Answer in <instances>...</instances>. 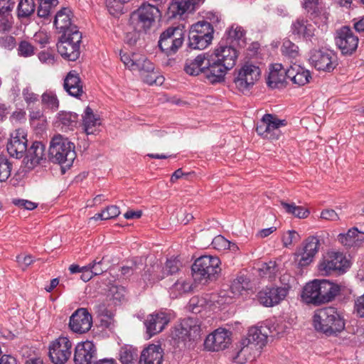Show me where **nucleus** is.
Segmentation results:
<instances>
[{"instance_id": "29", "label": "nucleus", "mask_w": 364, "mask_h": 364, "mask_svg": "<svg viewBox=\"0 0 364 364\" xmlns=\"http://www.w3.org/2000/svg\"><path fill=\"white\" fill-rule=\"evenodd\" d=\"M338 240L347 247H359L364 242V232L358 231L356 228H353L346 233L339 234Z\"/></svg>"}, {"instance_id": "30", "label": "nucleus", "mask_w": 364, "mask_h": 364, "mask_svg": "<svg viewBox=\"0 0 364 364\" xmlns=\"http://www.w3.org/2000/svg\"><path fill=\"white\" fill-rule=\"evenodd\" d=\"M287 77L293 83L303 86L309 82L311 76L309 70L299 65L294 64L287 69Z\"/></svg>"}, {"instance_id": "64", "label": "nucleus", "mask_w": 364, "mask_h": 364, "mask_svg": "<svg viewBox=\"0 0 364 364\" xmlns=\"http://www.w3.org/2000/svg\"><path fill=\"white\" fill-rule=\"evenodd\" d=\"M212 244L215 249L226 250L230 246V241L224 237L218 235L213 239Z\"/></svg>"}, {"instance_id": "48", "label": "nucleus", "mask_w": 364, "mask_h": 364, "mask_svg": "<svg viewBox=\"0 0 364 364\" xmlns=\"http://www.w3.org/2000/svg\"><path fill=\"white\" fill-rule=\"evenodd\" d=\"M134 68V70H138L140 77L144 75V73L145 74L150 73V71H153V69L155 68L154 65L145 56L141 55H140Z\"/></svg>"}, {"instance_id": "38", "label": "nucleus", "mask_w": 364, "mask_h": 364, "mask_svg": "<svg viewBox=\"0 0 364 364\" xmlns=\"http://www.w3.org/2000/svg\"><path fill=\"white\" fill-rule=\"evenodd\" d=\"M250 280L244 275H239L234 279L230 286V290L232 297L238 296L242 291L249 289Z\"/></svg>"}, {"instance_id": "43", "label": "nucleus", "mask_w": 364, "mask_h": 364, "mask_svg": "<svg viewBox=\"0 0 364 364\" xmlns=\"http://www.w3.org/2000/svg\"><path fill=\"white\" fill-rule=\"evenodd\" d=\"M213 37L188 36V47L192 49H205L212 41Z\"/></svg>"}, {"instance_id": "53", "label": "nucleus", "mask_w": 364, "mask_h": 364, "mask_svg": "<svg viewBox=\"0 0 364 364\" xmlns=\"http://www.w3.org/2000/svg\"><path fill=\"white\" fill-rule=\"evenodd\" d=\"M12 165L9 160L0 156V181H6L11 176Z\"/></svg>"}, {"instance_id": "1", "label": "nucleus", "mask_w": 364, "mask_h": 364, "mask_svg": "<svg viewBox=\"0 0 364 364\" xmlns=\"http://www.w3.org/2000/svg\"><path fill=\"white\" fill-rule=\"evenodd\" d=\"M208 56L210 63L208 70V81L214 84L224 80L227 72L235 65L238 53L233 46L220 43Z\"/></svg>"}, {"instance_id": "46", "label": "nucleus", "mask_w": 364, "mask_h": 364, "mask_svg": "<svg viewBox=\"0 0 364 364\" xmlns=\"http://www.w3.org/2000/svg\"><path fill=\"white\" fill-rule=\"evenodd\" d=\"M228 38L237 41L240 46L243 47L245 45V31L239 26L234 27L232 26L228 32Z\"/></svg>"}, {"instance_id": "21", "label": "nucleus", "mask_w": 364, "mask_h": 364, "mask_svg": "<svg viewBox=\"0 0 364 364\" xmlns=\"http://www.w3.org/2000/svg\"><path fill=\"white\" fill-rule=\"evenodd\" d=\"M269 329L266 326L252 327L249 329L247 336L242 339L241 344L243 346L241 351L250 345L257 348H262L267 342Z\"/></svg>"}, {"instance_id": "34", "label": "nucleus", "mask_w": 364, "mask_h": 364, "mask_svg": "<svg viewBox=\"0 0 364 364\" xmlns=\"http://www.w3.org/2000/svg\"><path fill=\"white\" fill-rule=\"evenodd\" d=\"M320 246L321 239L318 236L313 235L304 240L299 248L301 249V251L305 252V253L314 258L319 250Z\"/></svg>"}, {"instance_id": "51", "label": "nucleus", "mask_w": 364, "mask_h": 364, "mask_svg": "<svg viewBox=\"0 0 364 364\" xmlns=\"http://www.w3.org/2000/svg\"><path fill=\"white\" fill-rule=\"evenodd\" d=\"M35 47L28 41L23 40L18 43V55L21 57L28 58L35 54Z\"/></svg>"}, {"instance_id": "25", "label": "nucleus", "mask_w": 364, "mask_h": 364, "mask_svg": "<svg viewBox=\"0 0 364 364\" xmlns=\"http://www.w3.org/2000/svg\"><path fill=\"white\" fill-rule=\"evenodd\" d=\"M317 287L318 305L332 301L340 291L338 285L326 279L317 280Z\"/></svg>"}, {"instance_id": "50", "label": "nucleus", "mask_w": 364, "mask_h": 364, "mask_svg": "<svg viewBox=\"0 0 364 364\" xmlns=\"http://www.w3.org/2000/svg\"><path fill=\"white\" fill-rule=\"evenodd\" d=\"M136 358L137 354L132 347L125 346L121 348L119 359L122 364H131Z\"/></svg>"}, {"instance_id": "17", "label": "nucleus", "mask_w": 364, "mask_h": 364, "mask_svg": "<svg viewBox=\"0 0 364 364\" xmlns=\"http://www.w3.org/2000/svg\"><path fill=\"white\" fill-rule=\"evenodd\" d=\"M138 17V24L144 31L149 29L155 21L161 17V12L156 6L144 4L135 13Z\"/></svg>"}, {"instance_id": "8", "label": "nucleus", "mask_w": 364, "mask_h": 364, "mask_svg": "<svg viewBox=\"0 0 364 364\" xmlns=\"http://www.w3.org/2000/svg\"><path fill=\"white\" fill-rule=\"evenodd\" d=\"M290 276L284 274L281 277V282H289ZM290 285L289 282L285 283L284 287H267L260 291L258 294V300L264 306H273L280 303L287 296Z\"/></svg>"}, {"instance_id": "4", "label": "nucleus", "mask_w": 364, "mask_h": 364, "mask_svg": "<svg viewBox=\"0 0 364 364\" xmlns=\"http://www.w3.org/2000/svg\"><path fill=\"white\" fill-rule=\"evenodd\" d=\"M191 269L194 280L205 284L217 279L219 277L221 272L220 260L215 256H201L196 259Z\"/></svg>"}, {"instance_id": "32", "label": "nucleus", "mask_w": 364, "mask_h": 364, "mask_svg": "<svg viewBox=\"0 0 364 364\" xmlns=\"http://www.w3.org/2000/svg\"><path fill=\"white\" fill-rule=\"evenodd\" d=\"M100 124V118L95 115L93 110L87 107L82 115V126L87 134H92L97 126Z\"/></svg>"}, {"instance_id": "31", "label": "nucleus", "mask_w": 364, "mask_h": 364, "mask_svg": "<svg viewBox=\"0 0 364 364\" xmlns=\"http://www.w3.org/2000/svg\"><path fill=\"white\" fill-rule=\"evenodd\" d=\"M160 269L161 267L159 264H154L145 269L139 281V284L145 288L163 279V276H161L160 273L158 272Z\"/></svg>"}, {"instance_id": "49", "label": "nucleus", "mask_w": 364, "mask_h": 364, "mask_svg": "<svg viewBox=\"0 0 364 364\" xmlns=\"http://www.w3.org/2000/svg\"><path fill=\"white\" fill-rule=\"evenodd\" d=\"M283 55L290 58H296L299 55V47L291 41L286 39L282 46Z\"/></svg>"}, {"instance_id": "56", "label": "nucleus", "mask_w": 364, "mask_h": 364, "mask_svg": "<svg viewBox=\"0 0 364 364\" xmlns=\"http://www.w3.org/2000/svg\"><path fill=\"white\" fill-rule=\"evenodd\" d=\"M269 117L271 118L270 114H265L261 120L257 123V127H256V132L257 133L262 136L264 139L271 138L272 136L268 135V126L267 122L269 120Z\"/></svg>"}, {"instance_id": "24", "label": "nucleus", "mask_w": 364, "mask_h": 364, "mask_svg": "<svg viewBox=\"0 0 364 364\" xmlns=\"http://www.w3.org/2000/svg\"><path fill=\"white\" fill-rule=\"evenodd\" d=\"M73 14L68 8H63L55 16L54 26L61 35L71 33L73 28L78 29L73 22Z\"/></svg>"}, {"instance_id": "11", "label": "nucleus", "mask_w": 364, "mask_h": 364, "mask_svg": "<svg viewBox=\"0 0 364 364\" xmlns=\"http://www.w3.org/2000/svg\"><path fill=\"white\" fill-rule=\"evenodd\" d=\"M310 62L316 70L328 73L332 72L338 65L336 53L328 49L314 50Z\"/></svg>"}, {"instance_id": "44", "label": "nucleus", "mask_w": 364, "mask_h": 364, "mask_svg": "<svg viewBox=\"0 0 364 364\" xmlns=\"http://www.w3.org/2000/svg\"><path fill=\"white\" fill-rule=\"evenodd\" d=\"M281 205L286 212L291 213L299 218H306L309 215V211L301 206H296L294 203L281 202Z\"/></svg>"}, {"instance_id": "33", "label": "nucleus", "mask_w": 364, "mask_h": 364, "mask_svg": "<svg viewBox=\"0 0 364 364\" xmlns=\"http://www.w3.org/2000/svg\"><path fill=\"white\" fill-rule=\"evenodd\" d=\"M78 115L70 112H60L58 114L56 123L62 129H73L77 123Z\"/></svg>"}, {"instance_id": "54", "label": "nucleus", "mask_w": 364, "mask_h": 364, "mask_svg": "<svg viewBox=\"0 0 364 364\" xmlns=\"http://www.w3.org/2000/svg\"><path fill=\"white\" fill-rule=\"evenodd\" d=\"M295 262L299 267H305L309 266L314 259L311 256L301 251L300 248H297L294 253Z\"/></svg>"}, {"instance_id": "42", "label": "nucleus", "mask_w": 364, "mask_h": 364, "mask_svg": "<svg viewBox=\"0 0 364 364\" xmlns=\"http://www.w3.org/2000/svg\"><path fill=\"white\" fill-rule=\"evenodd\" d=\"M34 0H20L17 8V16L23 18L30 16L35 11Z\"/></svg>"}, {"instance_id": "2", "label": "nucleus", "mask_w": 364, "mask_h": 364, "mask_svg": "<svg viewBox=\"0 0 364 364\" xmlns=\"http://www.w3.org/2000/svg\"><path fill=\"white\" fill-rule=\"evenodd\" d=\"M315 329L327 336H336L345 328V322L337 309L326 307L318 309L314 316Z\"/></svg>"}, {"instance_id": "7", "label": "nucleus", "mask_w": 364, "mask_h": 364, "mask_svg": "<svg viewBox=\"0 0 364 364\" xmlns=\"http://www.w3.org/2000/svg\"><path fill=\"white\" fill-rule=\"evenodd\" d=\"M184 41V32L180 27H169L164 31L159 41V48L168 56L175 54Z\"/></svg>"}, {"instance_id": "36", "label": "nucleus", "mask_w": 364, "mask_h": 364, "mask_svg": "<svg viewBox=\"0 0 364 364\" xmlns=\"http://www.w3.org/2000/svg\"><path fill=\"white\" fill-rule=\"evenodd\" d=\"M317 280L308 283L304 288L302 299L307 304L318 305Z\"/></svg>"}, {"instance_id": "58", "label": "nucleus", "mask_w": 364, "mask_h": 364, "mask_svg": "<svg viewBox=\"0 0 364 364\" xmlns=\"http://www.w3.org/2000/svg\"><path fill=\"white\" fill-rule=\"evenodd\" d=\"M300 239L301 237L296 231L288 230L282 237V242L284 246L287 247L291 245L294 242H299Z\"/></svg>"}, {"instance_id": "62", "label": "nucleus", "mask_w": 364, "mask_h": 364, "mask_svg": "<svg viewBox=\"0 0 364 364\" xmlns=\"http://www.w3.org/2000/svg\"><path fill=\"white\" fill-rule=\"evenodd\" d=\"M316 33V26L309 23L302 37L306 41H310L312 43H315L318 41Z\"/></svg>"}, {"instance_id": "59", "label": "nucleus", "mask_w": 364, "mask_h": 364, "mask_svg": "<svg viewBox=\"0 0 364 364\" xmlns=\"http://www.w3.org/2000/svg\"><path fill=\"white\" fill-rule=\"evenodd\" d=\"M12 15L0 14V33L9 32L13 27Z\"/></svg>"}, {"instance_id": "39", "label": "nucleus", "mask_w": 364, "mask_h": 364, "mask_svg": "<svg viewBox=\"0 0 364 364\" xmlns=\"http://www.w3.org/2000/svg\"><path fill=\"white\" fill-rule=\"evenodd\" d=\"M213 28L211 24L206 21L198 22L193 24L189 31L188 36H203L213 37Z\"/></svg>"}, {"instance_id": "13", "label": "nucleus", "mask_w": 364, "mask_h": 364, "mask_svg": "<svg viewBox=\"0 0 364 364\" xmlns=\"http://www.w3.org/2000/svg\"><path fill=\"white\" fill-rule=\"evenodd\" d=\"M336 44L344 55H351L358 45V38L348 26H343L337 31Z\"/></svg>"}, {"instance_id": "5", "label": "nucleus", "mask_w": 364, "mask_h": 364, "mask_svg": "<svg viewBox=\"0 0 364 364\" xmlns=\"http://www.w3.org/2000/svg\"><path fill=\"white\" fill-rule=\"evenodd\" d=\"M81 41L82 33L79 29L73 28L71 33L61 35L59 37L57 43L58 51L63 58L75 61L80 57Z\"/></svg>"}, {"instance_id": "45", "label": "nucleus", "mask_w": 364, "mask_h": 364, "mask_svg": "<svg viewBox=\"0 0 364 364\" xmlns=\"http://www.w3.org/2000/svg\"><path fill=\"white\" fill-rule=\"evenodd\" d=\"M42 104L53 111H55L59 107V100L56 95L51 92L47 91L42 95Z\"/></svg>"}, {"instance_id": "16", "label": "nucleus", "mask_w": 364, "mask_h": 364, "mask_svg": "<svg viewBox=\"0 0 364 364\" xmlns=\"http://www.w3.org/2000/svg\"><path fill=\"white\" fill-rule=\"evenodd\" d=\"M46 146L40 141H34L27 149L23 158V163L28 169H33L38 165H43L46 162Z\"/></svg>"}, {"instance_id": "40", "label": "nucleus", "mask_w": 364, "mask_h": 364, "mask_svg": "<svg viewBox=\"0 0 364 364\" xmlns=\"http://www.w3.org/2000/svg\"><path fill=\"white\" fill-rule=\"evenodd\" d=\"M270 117H269V120L267 122L268 129V135L272 136L271 138H268V139L274 140L277 139L279 136L280 131L279 127L282 126H284L286 124L285 120L279 119L275 115L270 114Z\"/></svg>"}, {"instance_id": "52", "label": "nucleus", "mask_w": 364, "mask_h": 364, "mask_svg": "<svg viewBox=\"0 0 364 364\" xmlns=\"http://www.w3.org/2000/svg\"><path fill=\"white\" fill-rule=\"evenodd\" d=\"M140 77L144 82L149 85H161L164 80V77L155 68L153 69V71H150V73L146 74L144 73V75Z\"/></svg>"}, {"instance_id": "41", "label": "nucleus", "mask_w": 364, "mask_h": 364, "mask_svg": "<svg viewBox=\"0 0 364 364\" xmlns=\"http://www.w3.org/2000/svg\"><path fill=\"white\" fill-rule=\"evenodd\" d=\"M192 290V284L190 281L178 279L171 287L170 294L173 297H178L183 294L188 293Z\"/></svg>"}, {"instance_id": "6", "label": "nucleus", "mask_w": 364, "mask_h": 364, "mask_svg": "<svg viewBox=\"0 0 364 364\" xmlns=\"http://www.w3.org/2000/svg\"><path fill=\"white\" fill-rule=\"evenodd\" d=\"M350 267V262L340 252L328 251L319 262L318 269L323 275H329L337 272H345Z\"/></svg>"}, {"instance_id": "55", "label": "nucleus", "mask_w": 364, "mask_h": 364, "mask_svg": "<svg viewBox=\"0 0 364 364\" xmlns=\"http://www.w3.org/2000/svg\"><path fill=\"white\" fill-rule=\"evenodd\" d=\"M140 55L136 53L128 54L120 52V59L124 65L131 70H134Z\"/></svg>"}, {"instance_id": "12", "label": "nucleus", "mask_w": 364, "mask_h": 364, "mask_svg": "<svg viewBox=\"0 0 364 364\" xmlns=\"http://www.w3.org/2000/svg\"><path fill=\"white\" fill-rule=\"evenodd\" d=\"M72 343L67 338L60 336L49 345V357L54 364L65 363L71 355Z\"/></svg>"}, {"instance_id": "18", "label": "nucleus", "mask_w": 364, "mask_h": 364, "mask_svg": "<svg viewBox=\"0 0 364 364\" xmlns=\"http://www.w3.org/2000/svg\"><path fill=\"white\" fill-rule=\"evenodd\" d=\"M210 68V63L208 53H202L194 59H187L184 65L185 72L190 75H198L203 73L208 80V70Z\"/></svg>"}, {"instance_id": "19", "label": "nucleus", "mask_w": 364, "mask_h": 364, "mask_svg": "<svg viewBox=\"0 0 364 364\" xmlns=\"http://www.w3.org/2000/svg\"><path fill=\"white\" fill-rule=\"evenodd\" d=\"M92 323V316L85 309H79L70 316L69 326L70 329L77 333L88 331Z\"/></svg>"}, {"instance_id": "47", "label": "nucleus", "mask_w": 364, "mask_h": 364, "mask_svg": "<svg viewBox=\"0 0 364 364\" xmlns=\"http://www.w3.org/2000/svg\"><path fill=\"white\" fill-rule=\"evenodd\" d=\"M303 7L313 16H317L322 11V0H304Z\"/></svg>"}, {"instance_id": "61", "label": "nucleus", "mask_w": 364, "mask_h": 364, "mask_svg": "<svg viewBox=\"0 0 364 364\" xmlns=\"http://www.w3.org/2000/svg\"><path fill=\"white\" fill-rule=\"evenodd\" d=\"M102 262L103 258L100 260L97 259L93 260L92 262L90 263L88 265L85 266V268H87L88 270H91L94 275H100L106 271L105 269L102 268Z\"/></svg>"}, {"instance_id": "60", "label": "nucleus", "mask_w": 364, "mask_h": 364, "mask_svg": "<svg viewBox=\"0 0 364 364\" xmlns=\"http://www.w3.org/2000/svg\"><path fill=\"white\" fill-rule=\"evenodd\" d=\"M16 46V38L10 35L0 36V47L7 50H13Z\"/></svg>"}, {"instance_id": "23", "label": "nucleus", "mask_w": 364, "mask_h": 364, "mask_svg": "<svg viewBox=\"0 0 364 364\" xmlns=\"http://www.w3.org/2000/svg\"><path fill=\"white\" fill-rule=\"evenodd\" d=\"M168 322L169 318L164 312H156L149 314L144 321L149 338L162 331Z\"/></svg>"}, {"instance_id": "28", "label": "nucleus", "mask_w": 364, "mask_h": 364, "mask_svg": "<svg viewBox=\"0 0 364 364\" xmlns=\"http://www.w3.org/2000/svg\"><path fill=\"white\" fill-rule=\"evenodd\" d=\"M287 79V69L284 68L281 64H275L270 69L267 83L272 88H279L284 85Z\"/></svg>"}, {"instance_id": "26", "label": "nucleus", "mask_w": 364, "mask_h": 364, "mask_svg": "<svg viewBox=\"0 0 364 364\" xmlns=\"http://www.w3.org/2000/svg\"><path fill=\"white\" fill-rule=\"evenodd\" d=\"M65 90L71 96L79 97L83 93V85L79 74L75 70L70 71L64 79Z\"/></svg>"}, {"instance_id": "57", "label": "nucleus", "mask_w": 364, "mask_h": 364, "mask_svg": "<svg viewBox=\"0 0 364 364\" xmlns=\"http://www.w3.org/2000/svg\"><path fill=\"white\" fill-rule=\"evenodd\" d=\"M309 23V21L306 20L301 18L296 19L291 25L292 33L303 36Z\"/></svg>"}, {"instance_id": "9", "label": "nucleus", "mask_w": 364, "mask_h": 364, "mask_svg": "<svg viewBox=\"0 0 364 364\" xmlns=\"http://www.w3.org/2000/svg\"><path fill=\"white\" fill-rule=\"evenodd\" d=\"M200 323L197 318H184L174 327L172 338L182 341H196L200 338Z\"/></svg>"}, {"instance_id": "37", "label": "nucleus", "mask_w": 364, "mask_h": 364, "mask_svg": "<svg viewBox=\"0 0 364 364\" xmlns=\"http://www.w3.org/2000/svg\"><path fill=\"white\" fill-rule=\"evenodd\" d=\"M182 267L181 261L178 257H173L168 259L164 267H161L159 271H160V275L163 276V279H164L168 276L176 274Z\"/></svg>"}, {"instance_id": "10", "label": "nucleus", "mask_w": 364, "mask_h": 364, "mask_svg": "<svg viewBox=\"0 0 364 364\" xmlns=\"http://www.w3.org/2000/svg\"><path fill=\"white\" fill-rule=\"evenodd\" d=\"M260 74L261 71L258 66L249 63L244 64L235 77L234 82L236 87L242 92L249 91L259 80Z\"/></svg>"}, {"instance_id": "22", "label": "nucleus", "mask_w": 364, "mask_h": 364, "mask_svg": "<svg viewBox=\"0 0 364 364\" xmlns=\"http://www.w3.org/2000/svg\"><path fill=\"white\" fill-rule=\"evenodd\" d=\"M203 0H172L170 3L167 16L170 19L181 18L186 13L191 12Z\"/></svg>"}, {"instance_id": "14", "label": "nucleus", "mask_w": 364, "mask_h": 364, "mask_svg": "<svg viewBox=\"0 0 364 364\" xmlns=\"http://www.w3.org/2000/svg\"><path fill=\"white\" fill-rule=\"evenodd\" d=\"M231 333L222 328L209 334L204 342L205 348L210 351H219L226 348L230 343Z\"/></svg>"}, {"instance_id": "15", "label": "nucleus", "mask_w": 364, "mask_h": 364, "mask_svg": "<svg viewBox=\"0 0 364 364\" xmlns=\"http://www.w3.org/2000/svg\"><path fill=\"white\" fill-rule=\"evenodd\" d=\"M26 134L23 129H16L14 133L11 135L6 149L9 155L16 159H21L24 157L27 151Z\"/></svg>"}, {"instance_id": "20", "label": "nucleus", "mask_w": 364, "mask_h": 364, "mask_svg": "<svg viewBox=\"0 0 364 364\" xmlns=\"http://www.w3.org/2000/svg\"><path fill=\"white\" fill-rule=\"evenodd\" d=\"M97 356V349L95 344L90 341L78 343L75 348V364H92Z\"/></svg>"}, {"instance_id": "35", "label": "nucleus", "mask_w": 364, "mask_h": 364, "mask_svg": "<svg viewBox=\"0 0 364 364\" xmlns=\"http://www.w3.org/2000/svg\"><path fill=\"white\" fill-rule=\"evenodd\" d=\"M320 246L321 239L318 236L313 235L304 240L299 248L301 249V251L305 252V253L314 258L319 250Z\"/></svg>"}, {"instance_id": "3", "label": "nucleus", "mask_w": 364, "mask_h": 364, "mask_svg": "<svg viewBox=\"0 0 364 364\" xmlns=\"http://www.w3.org/2000/svg\"><path fill=\"white\" fill-rule=\"evenodd\" d=\"M75 157V145L67 138L57 135L51 139L48 150L50 161L61 165L62 168H70Z\"/></svg>"}, {"instance_id": "27", "label": "nucleus", "mask_w": 364, "mask_h": 364, "mask_svg": "<svg viewBox=\"0 0 364 364\" xmlns=\"http://www.w3.org/2000/svg\"><path fill=\"white\" fill-rule=\"evenodd\" d=\"M163 350L160 345L151 344L145 348L140 356L139 364H161Z\"/></svg>"}, {"instance_id": "63", "label": "nucleus", "mask_w": 364, "mask_h": 364, "mask_svg": "<svg viewBox=\"0 0 364 364\" xmlns=\"http://www.w3.org/2000/svg\"><path fill=\"white\" fill-rule=\"evenodd\" d=\"M15 2L12 0H0V14L12 15Z\"/></svg>"}]
</instances>
